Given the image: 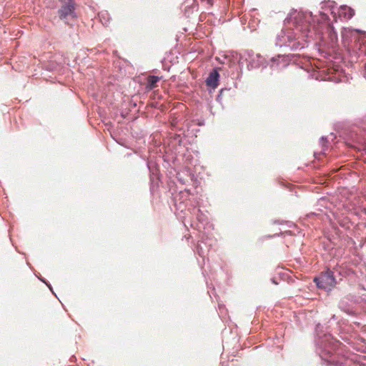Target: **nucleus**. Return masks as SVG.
I'll use <instances>...</instances> for the list:
<instances>
[{"label": "nucleus", "mask_w": 366, "mask_h": 366, "mask_svg": "<svg viewBox=\"0 0 366 366\" xmlns=\"http://www.w3.org/2000/svg\"><path fill=\"white\" fill-rule=\"evenodd\" d=\"M359 124L362 128V129L366 131V114L360 119Z\"/></svg>", "instance_id": "nucleus-11"}, {"label": "nucleus", "mask_w": 366, "mask_h": 366, "mask_svg": "<svg viewBox=\"0 0 366 366\" xmlns=\"http://www.w3.org/2000/svg\"><path fill=\"white\" fill-rule=\"evenodd\" d=\"M338 12L339 16L343 17L345 19H350L355 15V11L345 5L341 6Z\"/></svg>", "instance_id": "nucleus-6"}, {"label": "nucleus", "mask_w": 366, "mask_h": 366, "mask_svg": "<svg viewBox=\"0 0 366 366\" xmlns=\"http://www.w3.org/2000/svg\"><path fill=\"white\" fill-rule=\"evenodd\" d=\"M321 142H327V140H326V139H325L324 137H322L321 138Z\"/></svg>", "instance_id": "nucleus-18"}, {"label": "nucleus", "mask_w": 366, "mask_h": 366, "mask_svg": "<svg viewBox=\"0 0 366 366\" xmlns=\"http://www.w3.org/2000/svg\"><path fill=\"white\" fill-rule=\"evenodd\" d=\"M322 9H327L330 12L331 14H332L334 16H335V12L334 11V6H335V2L334 1H327L322 3Z\"/></svg>", "instance_id": "nucleus-9"}, {"label": "nucleus", "mask_w": 366, "mask_h": 366, "mask_svg": "<svg viewBox=\"0 0 366 366\" xmlns=\"http://www.w3.org/2000/svg\"><path fill=\"white\" fill-rule=\"evenodd\" d=\"M272 282H273L274 284H275V285H277V284H278V282L275 280V278H272Z\"/></svg>", "instance_id": "nucleus-17"}, {"label": "nucleus", "mask_w": 366, "mask_h": 366, "mask_svg": "<svg viewBox=\"0 0 366 366\" xmlns=\"http://www.w3.org/2000/svg\"><path fill=\"white\" fill-rule=\"evenodd\" d=\"M355 48L358 49V57L362 55H366V44L364 43V39H362V43L357 44Z\"/></svg>", "instance_id": "nucleus-10"}, {"label": "nucleus", "mask_w": 366, "mask_h": 366, "mask_svg": "<svg viewBox=\"0 0 366 366\" xmlns=\"http://www.w3.org/2000/svg\"><path fill=\"white\" fill-rule=\"evenodd\" d=\"M329 16L320 12L317 24L311 12L295 11L285 19L287 24L292 23V28H286L277 36L276 44L280 47H289L291 51H298L307 46L312 39L325 42L328 49L335 51L337 47V34L329 24Z\"/></svg>", "instance_id": "nucleus-1"}, {"label": "nucleus", "mask_w": 366, "mask_h": 366, "mask_svg": "<svg viewBox=\"0 0 366 366\" xmlns=\"http://www.w3.org/2000/svg\"><path fill=\"white\" fill-rule=\"evenodd\" d=\"M246 60L248 61L247 67L249 69H256L265 64V59L259 54H254L252 51L246 52Z\"/></svg>", "instance_id": "nucleus-3"}, {"label": "nucleus", "mask_w": 366, "mask_h": 366, "mask_svg": "<svg viewBox=\"0 0 366 366\" xmlns=\"http://www.w3.org/2000/svg\"><path fill=\"white\" fill-rule=\"evenodd\" d=\"M147 166H148V168H149L150 172L152 173V174L150 176V180H151L152 183L153 184V182L154 181V172L153 169H152V167H151L149 163L147 164Z\"/></svg>", "instance_id": "nucleus-13"}, {"label": "nucleus", "mask_w": 366, "mask_h": 366, "mask_svg": "<svg viewBox=\"0 0 366 366\" xmlns=\"http://www.w3.org/2000/svg\"><path fill=\"white\" fill-rule=\"evenodd\" d=\"M320 274H330V271L327 269L326 272H322Z\"/></svg>", "instance_id": "nucleus-16"}, {"label": "nucleus", "mask_w": 366, "mask_h": 366, "mask_svg": "<svg viewBox=\"0 0 366 366\" xmlns=\"http://www.w3.org/2000/svg\"><path fill=\"white\" fill-rule=\"evenodd\" d=\"M314 282L319 288L329 290L336 284L335 276H316Z\"/></svg>", "instance_id": "nucleus-4"}, {"label": "nucleus", "mask_w": 366, "mask_h": 366, "mask_svg": "<svg viewBox=\"0 0 366 366\" xmlns=\"http://www.w3.org/2000/svg\"><path fill=\"white\" fill-rule=\"evenodd\" d=\"M197 252L200 257L204 256V252L203 251L202 247L200 244H198L197 246Z\"/></svg>", "instance_id": "nucleus-12"}, {"label": "nucleus", "mask_w": 366, "mask_h": 366, "mask_svg": "<svg viewBox=\"0 0 366 366\" xmlns=\"http://www.w3.org/2000/svg\"><path fill=\"white\" fill-rule=\"evenodd\" d=\"M229 66H235L236 65V61L232 59H229Z\"/></svg>", "instance_id": "nucleus-14"}, {"label": "nucleus", "mask_w": 366, "mask_h": 366, "mask_svg": "<svg viewBox=\"0 0 366 366\" xmlns=\"http://www.w3.org/2000/svg\"><path fill=\"white\" fill-rule=\"evenodd\" d=\"M75 9V2L74 0H61V6L58 11L59 18L64 19L69 16H73Z\"/></svg>", "instance_id": "nucleus-2"}, {"label": "nucleus", "mask_w": 366, "mask_h": 366, "mask_svg": "<svg viewBox=\"0 0 366 366\" xmlns=\"http://www.w3.org/2000/svg\"><path fill=\"white\" fill-rule=\"evenodd\" d=\"M219 74L218 71L216 69H212V71L209 74V76L207 78V86L212 89H216L219 85Z\"/></svg>", "instance_id": "nucleus-5"}, {"label": "nucleus", "mask_w": 366, "mask_h": 366, "mask_svg": "<svg viewBox=\"0 0 366 366\" xmlns=\"http://www.w3.org/2000/svg\"><path fill=\"white\" fill-rule=\"evenodd\" d=\"M159 81V77L157 76H149L147 81V89L149 90L154 89L157 87V83Z\"/></svg>", "instance_id": "nucleus-8"}, {"label": "nucleus", "mask_w": 366, "mask_h": 366, "mask_svg": "<svg viewBox=\"0 0 366 366\" xmlns=\"http://www.w3.org/2000/svg\"><path fill=\"white\" fill-rule=\"evenodd\" d=\"M363 76L366 79V63L365 64V67L363 70Z\"/></svg>", "instance_id": "nucleus-15"}, {"label": "nucleus", "mask_w": 366, "mask_h": 366, "mask_svg": "<svg viewBox=\"0 0 366 366\" xmlns=\"http://www.w3.org/2000/svg\"><path fill=\"white\" fill-rule=\"evenodd\" d=\"M290 60L291 59H290L289 55H287V56L278 55L277 57L272 58V67H274L275 64H276L277 67H284L287 65V63L285 61H290Z\"/></svg>", "instance_id": "nucleus-7"}]
</instances>
